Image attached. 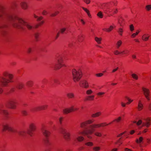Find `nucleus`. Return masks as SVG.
Returning <instances> with one entry per match:
<instances>
[{
    "mask_svg": "<svg viewBox=\"0 0 151 151\" xmlns=\"http://www.w3.org/2000/svg\"><path fill=\"white\" fill-rule=\"evenodd\" d=\"M80 87L85 88H87L88 87V83L86 80H81L79 83Z\"/></svg>",
    "mask_w": 151,
    "mask_h": 151,
    "instance_id": "f8f14e48",
    "label": "nucleus"
},
{
    "mask_svg": "<svg viewBox=\"0 0 151 151\" xmlns=\"http://www.w3.org/2000/svg\"><path fill=\"white\" fill-rule=\"evenodd\" d=\"M59 13V12L58 11H56L54 13H52L50 14V16L52 17H53L54 16H55L57 15Z\"/></svg>",
    "mask_w": 151,
    "mask_h": 151,
    "instance_id": "4c0bfd02",
    "label": "nucleus"
},
{
    "mask_svg": "<svg viewBox=\"0 0 151 151\" xmlns=\"http://www.w3.org/2000/svg\"><path fill=\"white\" fill-rule=\"evenodd\" d=\"M121 119V117H119L117 119H115L113 122L116 121L117 122H119Z\"/></svg>",
    "mask_w": 151,
    "mask_h": 151,
    "instance_id": "09e8293b",
    "label": "nucleus"
},
{
    "mask_svg": "<svg viewBox=\"0 0 151 151\" xmlns=\"http://www.w3.org/2000/svg\"><path fill=\"white\" fill-rule=\"evenodd\" d=\"M147 131V129H144L142 132L143 133H145Z\"/></svg>",
    "mask_w": 151,
    "mask_h": 151,
    "instance_id": "338daca9",
    "label": "nucleus"
},
{
    "mask_svg": "<svg viewBox=\"0 0 151 151\" xmlns=\"http://www.w3.org/2000/svg\"><path fill=\"white\" fill-rule=\"evenodd\" d=\"M146 10L147 11H149L151 10V4L147 5L145 7Z\"/></svg>",
    "mask_w": 151,
    "mask_h": 151,
    "instance_id": "cd10ccee",
    "label": "nucleus"
},
{
    "mask_svg": "<svg viewBox=\"0 0 151 151\" xmlns=\"http://www.w3.org/2000/svg\"><path fill=\"white\" fill-rule=\"evenodd\" d=\"M94 95L88 96L86 98V100L87 101L93 100L94 99Z\"/></svg>",
    "mask_w": 151,
    "mask_h": 151,
    "instance_id": "b1692460",
    "label": "nucleus"
},
{
    "mask_svg": "<svg viewBox=\"0 0 151 151\" xmlns=\"http://www.w3.org/2000/svg\"><path fill=\"white\" fill-rule=\"evenodd\" d=\"M117 32L120 35H122V33L123 32V30L122 28H119Z\"/></svg>",
    "mask_w": 151,
    "mask_h": 151,
    "instance_id": "f704fd0d",
    "label": "nucleus"
},
{
    "mask_svg": "<svg viewBox=\"0 0 151 151\" xmlns=\"http://www.w3.org/2000/svg\"><path fill=\"white\" fill-rule=\"evenodd\" d=\"M31 49L30 48H29L27 49V52L28 53H29L31 52Z\"/></svg>",
    "mask_w": 151,
    "mask_h": 151,
    "instance_id": "4d7b16f0",
    "label": "nucleus"
},
{
    "mask_svg": "<svg viewBox=\"0 0 151 151\" xmlns=\"http://www.w3.org/2000/svg\"><path fill=\"white\" fill-rule=\"evenodd\" d=\"M95 40L98 44H99L101 43V38H98L96 37H95Z\"/></svg>",
    "mask_w": 151,
    "mask_h": 151,
    "instance_id": "c85d7f7f",
    "label": "nucleus"
},
{
    "mask_svg": "<svg viewBox=\"0 0 151 151\" xmlns=\"http://www.w3.org/2000/svg\"><path fill=\"white\" fill-rule=\"evenodd\" d=\"M93 122V121L92 120H89L85 122L82 123L81 124V127L82 128H86L87 124H91Z\"/></svg>",
    "mask_w": 151,
    "mask_h": 151,
    "instance_id": "4468645a",
    "label": "nucleus"
},
{
    "mask_svg": "<svg viewBox=\"0 0 151 151\" xmlns=\"http://www.w3.org/2000/svg\"><path fill=\"white\" fill-rule=\"evenodd\" d=\"M126 98L128 101V102H127L126 103L127 104H130L131 102L133 101V100H131L129 98L127 97H125Z\"/></svg>",
    "mask_w": 151,
    "mask_h": 151,
    "instance_id": "58836bf2",
    "label": "nucleus"
},
{
    "mask_svg": "<svg viewBox=\"0 0 151 151\" xmlns=\"http://www.w3.org/2000/svg\"><path fill=\"white\" fill-rule=\"evenodd\" d=\"M136 34L135 33H133V34L132 35V37H135V36L136 35Z\"/></svg>",
    "mask_w": 151,
    "mask_h": 151,
    "instance_id": "e2e57ef3",
    "label": "nucleus"
},
{
    "mask_svg": "<svg viewBox=\"0 0 151 151\" xmlns=\"http://www.w3.org/2000/svg\"><path fill=\"white\" fill-rule=\"evenodd\" d=\"M122 41L119 40L116 43V46L117 48H118L122 44Z\"/></svg>",
    "mask_w": 151,
    "mask_h": 151,
    "instance_id": "c756f323",
    "label": "nucleus"
},
{
    "mask_svg": "<svg viewBox=\"0 0 151 151\" xmlns=\"http://www.w3.org/2000/svg\"><path fill=\"white\" fill-rule=\"evenodd\" d=\"M118 69H119V68L118 67H117L116 68L114 69L112 71V72L114 73V72H115V71H117L118 70Z\"/></svg>",
    "mask_w": 151,
    "mask_h": 151,
    "instance_id": "6e6d98bb",
    "label": "nucleus"
},
{
    "mask_svg": "<svg viewBox=\"0 0 151 151\" xmlns=\"http://www.w3.org/2000/svg\"><path fill=\"white\" fill-rule=\"evenodd\" d=\"M121 105L123 107H124L126 106V104L123 103V102H121Z\"/></svg>",
    "mask_w": 151,
    "mask_h": 151,
    "instance_id": "680f3d73",
    "label": "nucleus"
},
{
    "mask_svg": "<svg viewBox=\"0 0 151 151\" xmlns=\"http://www.w3.org/2000/svg\"><path fill=\"white\" fill-rule=\"evenodd\" d=\"M77 110L76 109L74 108L73 106H72L69 108H66L63 109V112L64 114H66Z\"/></svg>",
    "mask_w": 151,
    "mask_h": 151,
    "instance_id": "ddd939ff",
    "label": "nucleus"
},
{
    "mask_svg": "<svg viewBox=\"0 0 151 151\" xmlns=\"http://www.w3.org/2000/svg\"><path fill=\"white\" fill-rule=\"evenodd\" d=\"M59 131L63 134L64 139L66 141H68L70 140V134L67 132L65 126L62 125L60 127Z\"/></svg>",
    "mask_w": 151,
    "mask_h": 151,
    "instance_id": "39448f33",
    "label": "nucleus"
},
{
    "mask_svg": "<svg viewBox=\"0 0 151 151\" xmlns=\"http://www.w3.org/2000/svg\"><path fill=\"white\" fill-rule=\"evenodd\" d=\"M85 145L91 147L93 145V144L91 142L88 141L85 143Z\"/></svg>",
    "mask_w": 151,
    "mask_h": 151,
    "instance_id": "393cba45",
    "label": "nucleus"
},
{
    "mask_svg": "<svg viewBox=\"0 0 151 151\" xmlns=\"http://www.w3.org/2000/svg\"><path fill=\"white\" fill-rule=\"evenodd\" d=\"M143 140V137H141L139 138V139H136V141L137 143H140L142 142Z\"/></svg>",
    "mask_w": 151,
    "mask_h": 151,
    "instance_id": "bb28decb",
    "label": "nucleus"
},
{
    "mask_svg": "<svg viewBox=\"0 0 151 151\" xmlns=\"http://www.w3.org/2000/svg\"><path fill=\"white\" fill-rule=\"evenodd\" d=\"M106 124V123H103L100 124H93L89 126L88 129L83 132L79 131L76 132L74 135V137L78 141L81 142L83 141L84 138L81 135L84 134L86 135L89 139H91L92 137L90 135L92 134L96 130V128L100 127H104Z\"/></svg>",
    "mask_w": 151,
    "mask_h": 151,
    "instance_id": "f03ea898",
    "label": "nucleus"
},
{
    "mask_svg": "<svg viewBox=\"0 0 151 151\" xmlns=\"http://www.w3.org/2000/svg\"><path fill=\"white\" fill-rule=\"evenodd\" d=\"M20 5L22 8L24 9H26L27 8V4L26 2L22 1L20 3Z\"/></svg>",
    "mask_w": 151,
    "mask_h": 151,
    "instance_id": "f3484780",
    "label": "nucleus"
},
{
    "mask_svg": "<svg viewBox=\"0 0 151 151\" xmlns=\"http://www.w3.org/2000/svg\"><path fill=\"white\" fill-rule=\"evenodd\" d=\"M130 30L131 31H132L134 30V27L133 24H131L129 26Z\"/></svg>",
    "mask_w": 151,
    "mask_h": 151,
    "instance_id": "49530a36",
    "label": "nucleus"
},
{
    "mask_svg": "<svg viewBox=\"0 0 151 151\" xmlns=\"http://www.w3.org/2000/svg\"><path fill=\"white\" fill-rule=\"evenodd\" d=\"M93 92L92 91L91 89L88 90L86 91V94L87 95H90Z\"/></svg>",
    "mask_w": 151,
    "mask_h": 151,
    "instance_id": "c9c22d12",
    "label": "nucleus"
},
{
    "mask_svg": "<svg viewBox=\"0 0 151 151\" xmlns=\"http://www.w3.org/2000/svg\"><path fill=\"white\" fill-rule=\"evenodd\" d=\"M63 119V117H61L59 119V121L60 124H61L62 123V121Z\"/></svg>",
    "mask_w": 151,
    "mask_h": 151,
    "instance_id": "bf43d9fd",
    "label": "nucleus"
},
{
    "mask_svg": "<svg viewBox=\"0 0 151 151\" xmlns=\"http://www.w3.org/2000/svg\"><path fill=\"white\" fill-rule=\"evenodd\" d=\"M82 8L83 10L87 14L88 16L89 17H90L91 16V15L89 13V11L86 8L83 7H82Z\"/></svg>",
    "mask_w": 151,
    "mask_h": 151,
    "instance_id": "473e14b6",
    "label": "nucleus"
},
{
    "mask_svg": "<svg viewBox=\"0 0 151 151\" xmlns=\"http://www.w3.org/2000/svg\"><path fill=\"white\" fill-rule=\"evenodd\" d=\"M117 11V9H116L114 10L113 9V14L116 13Z\"/></svg>",
    "mask_w": 151,
    "mask_h": 151,
    "instance_id": "052dcab7",
    "label": "nucleus"
},
{
    "mask_svg": "<svg viewBox=\"0 0 151 151\" xmlns=\"http://www.w3.org/2000/svg\"><path fill=\"white\" fill-rule=\"evenodd\" d=\"M67 96L70 98H72L74 97V94L73 93H69L67 94Z\"/></svg>",
    "mask_w": 151,
    "mask_h": 151,
    "instance_id": "7c9ffc66",
    "label": "nucleus"
},
{
    "mask_svg": "<svg viewBox=\"0 0 151 151\" xmlns=\"http://www.w3.org/2000/svg\"><path fill=\"white\" fill-rule=\"evenodd\" d=\"M34 17L35 18H37V21H40L42 19V17H38V16L36 15L35 14L34 15Z\"/></svg>",
    "mask_w": 151,
    "mask_h": 151,
    "instance_id": "e433bc0d",
    "label": "nucleus"
},
{
    "mask_svg": "<svg viewBox=\"0 0 151 151\" xmlns=\"http://www.w3.org/2000/svg\"><path fill=\"white\" fill-rule=\"evenodd\" d=\"M143 108V105L141 101L139 100L138 102V109L139 111L142 110Z\"/></svg>",
    "mask_w": 151,
    "mask_h": 151,
    "instance_id": "aec40b11",
    "label": "nucleus"
},
{
    "mask_svg": "<svg viewBox=\"0 0 151 151\" xmlns=\"http://www.w3.org/2000/svg\"><path fill=\"white\" fill-rule=\"evenodd\" d=\"M83 36L82 35H80L78 36V39L79 42L82 41L83 40Z\"/></svg>",
    "mask_w": 151,
    "mask_h": 151,
    "instance_id": "72a5a7b5",
    "label": "nucleus"
},
{
    "mask_svg": "<svg viewBox=\"0 0 151 151\" xmlns=\"http://www.w3.org/2000/svg\"><path fill=\"white\" fill-rule=\"evenodd\" d=\"M39 34L38 33H36L35 34V37L36 40H37Z\"/></svg>",
    "mask_w": 151,
    "mask_h": 151,
    "instance_id": "864d4df0",
    "label": "nucleus"
},
{
    "mask_svg": "<svg viewBox=\"0 0 151 151\" xmlns=\"http://www.w3.org/2000/svg\"><path fill=\"white\" fill-rule=\"evenodd\" d=\"M27 84L29 86H31L33 84V82L31 81H29L27 82Z\"/></svg>",
    "mask_w": 151,
    "mask_h": 151,
    "instance_id": "79ce46f5",
    "label": "nucleus"
},
{
    "mask_svg": "<svg viewBox=\"0 0 151 151\" xmlns=\"http://www.w3.org/2000/svg\"><path fill=\"white\" fill-rule=\"evenodd\" d=\"M24 85L21 83H18L16 85L15 87L18 89H20L22 88Z\"/></svg>",
    "mask_w": 151,
    "mask_h": 151,
    "instance_id": "a211bd4d",
    "label": "nucleus"
},
{
    "mask_svg": "<svg viewBox=\"0 0 151 151\" xmlns=\"http://www.w3.org/2000/svg\"><path fill=\"white\" fill-rule=\"evenodd\" d=\"M66 29L65 28H62L60 29V31L61 33H63L65 30Z\"/></svg>",
    "mask_w": 151,
    "mask_h": 151,
    "instance_id": "8fccbe9b",
    "label": "nucleus"
},
{
    "mask_svg": "<svg viewBox=\"0 0 151 151\" xmlns=\"http://www.w3.org/2000/svg\"><path fill=\"white\" fill-rule=\"evenodd\" d=\"M0 19L2 24L0 26V28L6 27L9 24L18 29H23L24 26L27 27L29 29L32 28L29 23L16 16L10 14L3 6L0 7Z\"/></svg>",
    "mask_w": 151,
    "mask_h": 151,
    "instance_id": "f257e3e1",
    "label": "nucleus"
},
{
    "mask_svg": "<svg viewBox=\"0 0 151 151\" xmlns=\"http://www.w3.org/2000/svg\"><path fill=\"white\" fill-rule=\"evenodd\" d=\"M22 113L24 116H26L28 114L27 112L25 110L22 111Z\"/></svg>",
    "mask_w": 151,
    "mask_h": 151,
    "instance_id": "a18cd8bd",
    "label": "nucleus"
},
{
    "mask_svg": "<svg viewBox=\"0 0 151 151\" xmlns=\"http://www.w3.org/2000/svg\"><path fill=\"white\" fill-rule=\"evenodd\" d=\"M114 28V26L112 25H111L110 27L108 28H103L102 29L105 31L107 32H110L112 29Z\"/></svg>",
    "mask_w": 151,
    "mask_h": 151,
    "instance_id": "6ab92c4d",
    "label": "nucleus"
},
{
    "mask_svg": "<svg viewBox=\"0 0 151 151\" xmlns=\"http://www.w3.org/2000/svg\"><path fill=\"white\" fill-rule=\"evenodd\" d=\"M142 89L143 92V93L145 98L147 100L149 101L150 100V91L147 88L144 87H142Z\"/></svg>",
    "mask_w": 151,
    "mask_h": 151,
    "instance_id": "9b49d317",
    "label": "nucleus"
},
{
    "mask_svg": "<svg viewBox=\"0 0 151 151\" xmlns=\"http://www.w3.org/2000/svg\"><path fill=\"white\" fill-rule=\"evenodd\" d=\"M103 9L104 13L107 14H108L113 11V9L108 6L105 7Z\"/></svg>",
    "mask_w": 151,
    "mask_h": 151,
    "instance_id": "dca6fc26",
    "label": "nucleus"
},
{
    "mask_svg": "<svg viewBox=\"0 0 151 151\" xmlns=\"http://www.w3.org/2000/svg\"><path fill=\"white\" fill-rule=\"evenodd\" d=\"M131 76L132 78L135 80H138V76L135 73H132L131 74Z\"/></svg>",
    "mask_w": 151,
    "mask_h": 151,
    "instance_id": "a878e982",
    "label": "nucleus"
},
{
    "mask_svg": "<svg viewBox=\"0 0 151 151\" xmlns=\"http://www.w3.org/2000/svg\"><path fill=\"white\" fill-rule=\"evenodd\" d=\"M94 134L98 137H101L102 135L101 133L100 132H96L94 133Z\"/></svg>",
    "mask_w": 151,
    "mask_h": 151,
    "instance_id": "a19ab883",
    "label": "nucleus"
},
{
    "mask_svg": "<svg viewBox=\"0 0 151 151\" xmlns=\"http://www.w3.org/2000/svg\"><path fill=\"white\" fill-rule=\"evenodd\" d=\"M41 110L40 106H35L33 107L31 110L32 111H36Z\"/></svg>",
    "mask_w": 151,
    "mask_h": 151,
    "instance_id": "4be33fe9",
    "label": "nucleus"
},
{
    "mask_svg": "<svg viewBox=\"0 0 151 151\" xmlns=\"http://www.w3.org/2000/svg\"><path fill=\"white\" fill-rule=\"evenodd\" d=\"M42 14H43L44 15H45L47 14V13L46 11L45 10H44L42 12Z\"/></svg>",
    "mask_w": 151,
    "mask_h": 151,
    "instance_id": "13d9d810",
    "label": "nucleus"
},
{
    "mask_svg": "<svg viewBox=\"0 0 151 151\" xmlns=\"http://www.w3.org/2000/svg\"><path fill=\"white\" fill-rule=\"evenodd\" d=\"M101 114V112H98L96 113L92 114L91 116L92 117L94 118L97 117L100 115Z\"/></svg>",
    "mask_w": 151,
    "mask_h": 151,
    "instance_id": "5701e85b",
    "label": "nucleus"
},
{
    "mask_svg": "<svg viewBox=\"0 0 151 151\" xmlns=\"http://www.w3.org/2000/svg\"><path fill=\"white\" fill-rule=\"evenodd\" d=\"M40 107H41V110H45L47 108L48 105H45L40 106Z\"/></svg>",
    "mask_w": 151,
    "mask_h": 151,
    "instance_id": "ea45409f",
    "label": "nucleus"
},
{
    "mask_svg": "<svg viewBox=\"0 0 151 151\" xmlns=\"http://www.w3.org/2000/svg\"><path fill=\"white\" fill-rule=\"evenodd\" d=\"M53 81L54 83H55L56 84H60V83L59 80L57 79H54Z\"/></svg>",
    "mask_w": 151,
    "mask_h": 151,
    "instance_id": "c03bdc74",
    "label": "nucleus"
},
{
    "mask_svg": "<svg viewBox=\"0 0 151 151\" xmlns=\"http://www.w3.org/2000/svg\"><path fill=\"white\" fill-rule=\"evenodd\" d=\"M149 36L148 34H145L142 37V40L144 41H147L149 39Z\"/></svg>",
    "mask_w": 151,
    "mask_h": 151,
    "instance_id": "412c9836",
    "label": "nucleus"
},
{
    "mask_svg": "<svg viewBox=\"0 0 151 151\" xmlns=\"http://www.w3.org/2000/svg\"><path fill=\"white\" fill-rule=\"evenodd\" d=\"M100 149V147L99 146H95L93 148V150L94 151H99Z\"/></svg>",
    "mask_w": 151,
    "mask_h": 151,
    "instance_id": "2f4dec72",
    "label": "nucleus"
},
{
    "mask_svg": "<svg viewBox=\"0 0 151 151\" xmlns=\"http://www.w3.org/2000/svg\"><path fill=\"white\" fill-rule=\"evenodd\" d=\"M142 120L143 122L141 120H139L137 122H136V121H134V123H136L137 124L138 126L142 124V127L146 126L147 127H149L150 125V119L148 118H144Z\"/></svg>",
    "mask_w": 151,
    "mask_h": 151,
    "instance_id": "6e6552de",
    "label": "nucleus"
},
{
    "mask_svg": "<svg viewBox=\"0 0 151 151\" xmlns=\"http://www.w3.org/2000/svg\"><path fill=\"white\" fill-rule=\"evenodd\" d=\"M57 63L56 64L55 68L56 69H59L61 68L63 65V59L62 56H58L57 59Z\"/></svg>",
    "mask_w": 151,
    "mask_h": 151,
    "instance_id": "9d476101",
    "label": "nucleus"
},
{
    "mask_svg": "<svg viewBox=\"0 0 151 151\" xmlns=\"http://www.w3.org/2000/svg\"><path fill=\"white\" fill-rule=\"evenodd\" d=\"M103 75V74L102 73H99L96 74V75L97 77H101Z\"/></svg>",
    "mask_w": 151,
    "mask_h": 151,
    "instance_id": "5fc2aeb1",
    "label": "nucleus"
},
{
    "mask_svg": "<svg viewBox=\"0 0 151 151\" xmlns=\"http://www.w3.org/2000/svg\"><path fill=\"white\" fill-rule=\"evenodd\" d=\"M149 108L150 110H151V103L149 105Z\"/></svg>",
    "mask_w": 151,
    "mask_h": 151,
    "instance_id": "774afa93",
    "label": "nucleus"
},
{
    "mask_svg": "<svg viewBox=\"0 0 151 151\" xmlns=\"http://www.w3.org/2000/svg\"><path fill=\"white\" fill-rule=\"evenodd\" d=\"M0 114L3 115L5 117H6L8 114V113L6 110L3 109L2 106H0Z\"/></svg>",
    "mask_w": 151,
    "mask_h": 151,
    "instance_id": "2eb2a0df",
    "label": "nucleus"
},
{
    "mask_svg": "<svg viewBox=\"0 0 151 151\" xmlns=\"http://www.w3.org/2000/svg\"><path fill=\"white\" fill-rule=\"evenodd\" d=\"M125 151H131V150L128 149L127 148H126L125 149Z\"/></svg>",
    "mask_w": 151,
    "mask_h": 151,
    "instance_id": "69168bd1",
    "label": "nucleus"
},
{
    "mask_svg": "<svg viewBox=\"0 0 151 151\" xmlns=\"http://www.w3.org/2000/svg\"><path fill=\"white\" fill-rule=\"evenodd\" d=\"M13 76L7 72H4L3 73V76L0 78V82L4 86H6L8 83L12 82Z\"/></svg>",
    "mask_w": 151,
    "mask_h": 151,
    "instance_id": "20e7f679",
    "label": "nucleus"
},
{
    "mask_svg": "<svg viewBox=\"0 0 151 151\" xmlns=\"http://www.w3.org/2000/svg\"><path fill=\"white\" fill-rule=\"evenodd\" d=\"M132 57L133 59H135L136 58V56L134 55H132Z\"/></svg>",
    "mask_w": 151,
    "mask_h": 151,
    "instance_id": "0e129e2a",
    "label": "nucleus"
},
{
    "mask_svg": "<svg viewBox=\"0 0 151 151\" xmlns=\"http://www.w3.org/2000/svg\"><path fill=\"white\" fill-rule=\"evenodd\" d=\"M16 101L14 99H9L7 103V105L10 108L15 109L16 108Z\"/></svg>",
    "mask_w": 151,
    "mask_h": 151,
    "instance_id": "1a4fd4ad",
    "label": "nucleus"
},
{
    "mask_svg": "<svg viewBox=\"0 0 151 151\" xmlns=\"http://www.w3.org/2000/svg\"><path fill=\"white\" fill-rule=\"evenodd\" d=\"M42 132L43 135L45 137V138L44 139L45 143L47 146L50 145L51 143L49 141L48 137L50 134V132L45 127H43L42 129Z\"/></svg>",
    "mask_w": 151,
    "mask_h": 151,
    "instance_id": "0eeeda50",
    "label": "nucleus"
},
{
    "mask_svg": "<svg viewBox=\"0 0 151 151\" xmlns=\"http://www.w3.org/2000/svg\"><path fill=\"white\" fill-rule=\"evenodd\" d=\"M114 53L115 55H118L120 53V52H119L118 50H116L114 52Z\"/></svg>",
    "mask_w": 151,
    "mask_h": 151,
    "instance_id": "3c124183",
    "label": "nucleus"
},
{
    "mask_svg": "<svg viewBox=\"0 0 151 151\" xmlns=\"http://www.w3.org/2000/svg\"><path fill=\"white\" fill-rule=\"evenodd\" d=\"M30 129L28 131L24 130L17 131L15 129H14L10 127L8 124H3L2 126V130L3 131L6 130H7L11 132L14 133H17L18 134L22 137H26L27 134H28L30 136L33 135L32 131H35L36 129V126L34 124H31L29 125Z\"/></svg>",
    "mask_w": 151,
    "mask_h": 151,
    "instance_id": "7ed1b4c3",
    "label": "nucleus"
},
{
    "mask_svg": "<svg viewBox=\"0 0 151 151\" xmlns=\"http://www.w3.org/2000/svg\"><path fill=\"white\" fill-rule=\"evenodd\" d=\"M105 94V93L104 92H100L97 93V95L99 96H101L102 95Z\"/></svg>",
    "mask_w": 151,
    "mask_h": 151,
    "instance_id": "603ef678",
    "label": "nucleus"
},
{
    "mask_svg": "<svg viewBox=\"0 0 151 151\" xmlns=\"http://www.w3.org/2000/svg\"><path fill=\"white\" fill-rule=\"evenodd\" d=\"M73 78L75 82L78 81L82 77V73L80 70H78L74 69L72 70Z\"/></svg>",
    "mask_w": 151,
    "mask_h": 151,
    "instance_id": "423d86ee",
    "label": "nucleus"
},
{
    "mask_svg": "<svg viewBox=\"0 0 151 151\" xmlns=\"http://www.w3.org/2000/svg\"><path fill=\"white\" fill-rule=\"evenodd\" d=\"M97 16L101 18H102L103 17V14L101 12H99L97 14Z\"/></svg>",
    "mask_w": 151,
    "mask_h": 151,
    "instance_id": "37998d69",
    "label": "nucleus"
},
{
    "mask_svg": "<svg viewBox=\"0 0 151 151\" xmlns=\"http://www.w3.org/2000/svg\"><path fill=\"white\" fill-rule=\"evenodd\" d=\"M84 2L87 4H89L90 3V0H83Z\"/></svg>",
    "mask_w": 151,
    "mask_h": 151,
    "instance_id": "de8ad7c7",
    "label": "nucleus"
}]
</instances>
